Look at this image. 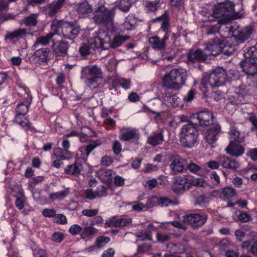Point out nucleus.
Segmentation results:
<instances>
[{
  "label": "nucleus",
  "mask_w": 257,
  "mask_h": 257,
  "mask_svg": "<svg viewBox=\"0 0 257 257\" xmlns=\"http://www.w3.org/2000/svg\"><path fill=\"white\" fill-rule=\"evenodd\" d=\"M220 127L218 124H214L212 126L204 133V137L208 144H211L213 147V144L217 140L216 136L220 131Z\"/></svg>",
  "instance_id": "nucleus-19"
},
{
  "label": "nucleus",
  "mask_w": 257,
  "mask_h": 257,
  "mask_svg": "<svg viewBox=\"0 0 257 257\" xmlns=\"http://www.w3.org/2000/svg\"><path fill=\"white\" fill-rule=\"evenodd\" d=\"M184 165V160L179 157H177L172 160L170 167L174 173H177L183 172L185 168Z\"/></svg>",
  "instance_id": "nucleus-24"
},
{
  "label": "nucleus",
  "mask_w": 257,
  "mask_h": 257,
  "mask_svg": "<svg viewBox=\"0 0 257 257\" xmlns=\"http://www.w3.org/2000/svg\"><path fill=\"white\" fill-rule=\"evenodd\" d=\"M136 21L133 16H128L123 23L124 29L125 30H132L134 27Z\"/></svg>",
  "instance_id": "nucleus-45"
},
{
  "label": "nucleus",
  "mask_w": 257,
  "mask_h": 257,
  "mask_svg": "<svg viewBox=\"0 0 257 257\" xmlns=\"http://www.w3.org/2000/svg\"><path fill=\"white\" fill-rule=\"evenodd\" d=\"M230 22L223 23L225 25L224 30L226 34H222L223 37H227L229 41L233 39L237 44L243 43L250 37L252 33L251 27L240 28L236 24L230 25Z\"/></svg>",
  "instance_id": "nucleus-5"
},
{
  "label": "nucleus",
  "mask_w": 257,
  "mask_h": 257,
  "mask_svg": "<svg viewBox=\"0 0 257 257\" xmlns=\"http://www.w3.org/2000/svg\"><path fill=\"white\" fill-rule=\"evenodd\" d=\"M112 150L116 155H118L121 152V145L118 141H114L112 145Z\"/></svg>",
  "instance_id": "nucleus-60"
},
{
  "label": "nucleus",
  "mask_w": 257,
  "mask_h": 257,
  "mask_svg": "<svg viewBox=\"0 0 257 257\" xmlns=\"http://www.w3.org/2000/svg\"><path fill=\"white\" fill-rule=\"evenodd\" d=\"M69 194L68 189L61 190L57 192L51 193L49 198L52 200H61L67 197Z\"/></svg>",
  "instance_id": "nucleus-40"
},
{
  "label": "nucleus",
  "mask_w": 257,
  "mask_h": 257,
  "mask_svg": "<svg viewBox=\"0 0 257 257\" xmlns=\"http://www.w3.org/2000/svg\"><path fill=\"white\" fill-rule=\"evenodd\" d=\"M49 51L46 48H42L35 52V56L42 62H46L48 60Z\"/></svg>",
  "instance_id": "nucleus-44"
},
{
  "label": "nucleus",
  "mask_w": 257,
  "mask_h": 257,
  "mask_svg": "<svg viewBox=\"0 0 257 257\" xmlns=\"http://www.w3.org/2000/svg\"><path fill=\"white\" fill-rule=\"evenodd\" d=\"M112 162V158L108 156H104L102 158L101 160V165L105 167L110 166Z\"/></svg>",
  "instance_id": "nucleus-62"
},
{
  "label": "nucleus",
  "mask_w": 257,
  "mask_h": 257,
  "mask_svg": "<svg viewBox=\"0 0 257 257\" xmlns=\"http://www.w3.org/2000/svg\"><path fill=\"white\" fill-rule=\"evenodd\" d=\"M82 227L78 224H73L70 227L69 229V232L72 235H77L81 233Z\"/></svg>",
  "instance_id": "nucleus-55"
},
{
  "label": "nucleus",
  "mask_w": 257,
  "mask_h": 257,
  "mask_svg": "<svg viewBox=\"0 0 257 257\" xmlns=\"http://www.w3.org/2000/svg\"><path fill=\"white\" fill-rule=\"evenodd\" d=\"M15 210L13 207H9L4 213V216L9 221L15 219Z\"/></svg>",
  "instance_id": "nucleus-51"
},
{
  "label": "nucleus",
  "mask_w": 257,
  "mask_h": 257,
  "mask_svg": "<svg viewBox=\"0 0 257 257\" xmlns=\"http://www.w3.org/2000/svg\"><path fill=\"white\" fill-rule=\"evenodd\" d=\"M192 185V176L178 177L174 183L173 189L176 193H183L185 191L189 189Z\"/></svg>",
  "instance_id": "nucleus-12"
},
{
  "label": "nucleus",
  "mask_w": 257,
  "mask_h": 257,
  "mask_svg": "<svg viewBox=\"0 0 257 257\" xmlns=\"http://www.w3.org/2000/svg\"><path fill=\"white\" fill-rule=\"evenodd\" d=\"M100 143L98 141H94L91 142L88 146H84L81 147L79 149V152H81L83 154V156L81 157L83 159H85L87 157L91 152L94 150L96 147L100 145Z\"/></svg>",
  "instance_id": "nucleus-30"
},
{
  "label": "nucleus",
  "mask_w": 257,
  "mask_h": 257,
  "mask_svg": "<svg viewBox=\"0 0 257 257\" xmlns=\"http://www.w3.org/2000/svg\"><path fill=\"white\" fill-rule=\"evenodd\" d=\"M187 168L192 173L200 176H204L208 173L205 168L200 167L194 163H191L188 164Z\"/></svg>",
  "instance_id": "nucleus-31"
},
{
  "label": "nucleus",
  "mask_w": 257,
  "mask_h": 257,
  "mask_svg": "<svg viewBox=\"0 0 257 257\" xmlns=\"http://www.w3.org/2000/svg\"><path fill=\"white\" fill-rule=\"evenodd\" d=\"M97 197L106 196L107 195V189L102 185L97 187L96 190Z\"/></svg>",
  "instance_id": "nucleus-56"
},
{
  "label": "nucleus",
  "mask_w": 257,
  "mask_h": 257,
  "mask_svg": "<svg viewBox=\"0 0 257 257\" xmlns=\"http://www.w3.org/2000/svg\"><path fill=\"white\" fill-rule=\"evenodd\" d=\"M38 15L37 14H32L29 17L20 22L21 25H25L29 27H34L37 23Z\"/></svg>",
  "instance_id": "nucleus-33"
},
{
  "label": "nucleus",
  "mask_w": 257,
  "mask_h": 257,
  "mask_svg": "<svg viewBox=\"0 0 257 257\" xmlns=\"http://www.w3.org/2000/svg\"><path fill=\"white\" fill-rule=\"evenodd\" d=\"M68 45L63 41H59L54 43L53 49L57 54H65L67 52Z\"/></svg>",
  "instance_id": "nucleus-39"
},
{
  "label": "nucleus",
  "mask_w": 257,
  "mask_h": 257,
  "mask_svg": "<svg viewBox=\"0 0 257 257\" xmlns=\"http://www.w3.org/2000/svg\"><path fill=\"white\" fill-rule=\"evenodd\" d=\"M6 187H9L10 190H11V193L14 197H18L19 196H20V192L22 193V195H24L23 190L22 189V187L20 185H14L12 186V184H9V183H6Z\"/></svg>",
  "instance_id": "nucleus-43"
},
{
  "label": "nucleus",
  "mask_w": 257,
  "mask_h": 257,
  "mask_svg": "<svg viewBox=\"0 0 257 257\" xmlns=\"http://www.w3.org/2000/svg\"><path fill=\"white\" fill-rule=\"evenodd\" d=\"M159 197L152 196L148 199L147 201V207H151L159 205Z\"/></svg>",
  "instance_id": "nucleus-58"
},
{
  "label": "nucleus",
  "mask_w": 257,
  "mask_h": 257,
  "mask_svg": "<svg viewBox=\"0 0 257 257\" xmlns=\"http://www.w3.org/2000/svg\"><path fill=\"white\" fill-rule=\"evenodd\" d=\"M57 36V33L53 31V32L49 33L45 37H40L37 38V41L35 44V46L39 44H41L42 45H45L48 44L50 40L52 39L53 37H56Z\"/></svg>",
  "instance_id": "nucleus-37"
},
{
  "label": "nucleus",
  "mask_w": 257,
  "mask_h": 257,
  "mask_svg": "<svg viewBox=\"0 0 257 257\" xmlns=\"http://www.w3.org/2000/svg\"><path fill=\"white\" fill-rule=\"evenodd\" d=\"M17 91L19 95L25 98V100L24 101L20 103L16 108L15 121L22 127L26 132L34 133L35 132V129L25 117L31 104L32 96L29 93V89L25 85H19Z\"/></svg>",
  "instance_id": "nucleus-2"
},
{
  "label": "nucleus",
  "mask_w": 257,
  "mask_h": 257,
  "mask_svg": "<svg viewBox=\"0 0 257 257\" xmlns=\"http://www.w3.org/2000/svg\"><path fill=\"white\" fill-rule=\"evenodd\" d=\"M84 197L88 199L93 200L97 197L96 191H93L92 189H87L84 191L83 194Z\"/></svg>",
  "instance_id": "nucleus-53"
},
{
  "label": "nucleus",
  "mask_w": 257,
  "mask_h": 257,
  "mask_svg": "<svg viewBox=\"0 0 257 257\" xmlns=\"http://www.w3.org/2000/svg\"><path fill=\"white\" fill-rule=\"evenodd\" d=\"M51 29L52 31L57 33V35L61 31L64 37L69 39L75 38L79 32V27L76 22L71 23L55 20L52 22Z\"/></svg>",
  "instance_id": "nucleus-7"
},
{
  "label": "nucleus",
  "mask_w": 257,
  "mask_h": 257,
  "mask_svg": "<svg viewBox=\"0 0 257 257\" xmlns=\"http://www.w3.org/2000/svg\"><path fill=\"white\" fill-rule=\"evenodd\" d=\"M198 132L193 123L184 125L180 133V141L182 145L187 148H192L197 144Z\"/></svg>",
  "instance_id": "nucleus-8"
},
{
  "label": "nucleus",
  "mask_w": 257,
  "mask_h": 257,
  "mask_svg": "<svg viewBox=\"0 0 257 257\" xmlns=\"http://www.w3.org/2000/svg\"><path fill=\"white\" fill-rule=\"evenodd\" d=\"M244 56L245 59L240 63L242 69L248 73L254 74L257 71V51L251 47L244 53Z\"/></svg>",
  "instance_id": "nucleus-11"
},
{
  "label": "nucleus",
  "mask_w": 257,
  "mask_h": 257,
  "mask_svg": "<svg viewBox=\"0 0 257 257\" xmlns=\"http://www.w3.org/2000/svg\"><path fill=\"white\" fill-rule=\"evenodd\" d=\"M97 230L93 226V224L86 225L82 228L80 235L83 238H87L97 233Z\"/></svg>",
  "instance_id": "nucleus-34"
},
{
  "label": "nucleus",
  "mask_w": 257,
  "mask_h": 257,
  "mask_svg": "<svg viewBox=\"0 0 257 257\" xmlns=\"http://www.w3.org/2000/svg\"><path fill=\"white\" fill-rule=\"evenodd\" d=\"M192 186L205 187L207 186L208 182L203 178H195L192 176Z\"/></svg>",
  "instance_id": "nucleus-47"
},
{
  "label": "nucleus",
  "mask_w": 257,
  "mask_h": 257,
  "mask_svg": "<svg viewBox=\"0 0 257 257\" xmlns=\"http://www.w3.org/2000/svg\"><path fill=\"white\" fill-rule=\"evenodd\" d=\"M255 90L254 84L246 85H242L239 87V93L237 97L238 100L236 103H245L246 102L243 100L245 96L252 94Z\"/></svg>",
  "instance_id": "nucleus-21"
},
{
  "label": "nucleus",
  "mask_w": 257,
  "mask_h": 257,
  "mask_svg": "<svg viewBox=\"0 0 257 257\" xmlns=\"http://www.w3.org/2000/svg\"><path fill=\"white\" fill-rule=\"evenodd\" d=\"M137 237L141 240H151L152 234L148 231H140L136 233Z\"/></svg>",
  "instance_id": "nucleus-48"
},
{
  "label": "nucleus",
  "mask_w": 257,
  "mask_h": 257,
  "mask_svg": "<svg viewBox=\"0 0 257 257\" xmlns=\"http://www.w3.org/2000/svg\"><path fill=\"white\" fill-rule=\"evenodd\" d=\"M169 34L166 33L164 37L160 39L157 36H153L149 39V42L151 47L159 50L164 49L166 45V41L168 39Z\"/></svg>",
  "instance_id": "nucleus-16"
},
{
  "label": "nucleus",
  "mask_w": 257,
  "mask_h": 257,
  "mask_svg": "<svg viewBox=\"0 0 257 257\" xmlns=\"http://www.w3.org/2000/svg\"><path fill=\"white\" fill-rule=\"evenodd\" d=\"M131 222V219L129 218L114 217L107 221L105 223V226L106 227H123L128 225Z\"/></svg>",
  "instance_id": "nucleus-20"
},
{
  "label": "nucleus",
  "mask_w": 257,
  "mask_h": 257,
  "mask_svg": "<svg viewBox=\"0 0 257 257\" xmlns=\"http://www.w3.org/2000/svg\"><path fill=\"white\" fill-rule=\"evenodd\" d=\"M220 165L224 168L235 170L239 167V163L228 157L223 156L220 160Z\"/></svg>",
  "instance_id": "nucleus-28"
},
{
  "label": "nucleus",
  "mask_w": 257,
  "mask_h": 257,
  "mask_svg": "<svg viewBox=\"0 0 257 257\" xmlns=\"http://www.w3.org/2000/svg\"><path fill=\"white\" fill-rule=\"evenodd\" d=\"M98 213V210L97 209H84L82 211L83 215L87 217H93L97 215Z\"/></svg>",
  "instance_id": "nucleus-57"
},
{
  "label": "nucleus",
  "mask_w": 257,
  "mask_h": 257,
  "mask_svg": "<svg viewBox=\"0 0 257 257\" xmlns=\"http://www.w3.org/2000/svg\"><path fill=\"white\" fill-rule=\"evenodd\" d=\"M91 130L88 127H84L82 128V134L79 136V140L82 142H85L87 141V136H91Z\"/></svg>",
  "instance_id": "nucleus-54"
},
{
  "label": "nucleus",
  "mask_w": 257,
  "mask_h": 257,
  "mask_svg": "<svg viewBox=\"0 0 257 257\" xmlns=\"http://www.w3.org/2000/svg\"><path fill=\"white\" fill-rule=\"evenodd\" d=\"M161 0H146V8L149 11L157 10L161 6Z\"/></svg>",
  "instance_id": "nucleus-42"
},
{
  "label": "nucleus",
  "mask_w": 257,
  "mask_h": 257,
  "mask_svg": "<svg viewBox=\"0 0 257 257\" xmlns=\"http://www.w3.org/2000/svg\"><path fill=\"white\" fill-rule=\"evenodd\" d=\"M42 213L46 217H54L56 215V211L53 209L46 208L43 210Z\"/></svg>",
  "instance_id": "nucleus-59"
},
{
  "label": "nucleus",
  "mask_w": 257,
  "mask_h": 257,
  "mask_svg": "<svg viewBox=\"0 0 257 257\" xmlns=\"http://www.w3.org/2000/svg\"><path fill=\"white\" fill-rule=\"evenodd\" d=\"M230 143L239 142L242 143L244 142V137L241 135L238 131L234 127H231L229 131Z\"/></svg>",
  "instance_id": "nucleus-32"
},
{
  "label": "nucleus",
  "mask_w": 257,
  "mask_h": 257,
  "mask_svg": "<svg viewBox=\"0 0 257 257\" xmlns=\"http://www.w3.org/2000/svg\"><path fill=\"white\" fill-rule=\"evenodd\" d=\"M110 241L108 237L100 236L97 237L96 240V246L99 248L103 246L105 244L108 243Z\"/></svg>",
  "instance_id": "nucleus-50"
},
{
  "label": "nucleus",
  "mask_w": 257,
  "mask_h": 257,
  "mask_svg": "<svg viewBox=\"0 0 257 257\" xmlns=\"http://www.w3.org/2000/svg\"><path fill=\"white\" fill-rule=\"evenodd\" d=\"M64 239V235L62 232H55L52 235V240L56 242H60Z\"/></svg>",
  "instance_id": "nucleus-63"
},
{
  "label": "nucleus",
  "mask_w": 257,
  "mask_h": 257,
  "mask_svg": "<svg viewBox=\"0 0 257 257\" xmlns=\"http://www.w3.org/2000/svg\"><path fill=\"white\" fill-rule=\"evenodd\" d=\"M110 32L108 31L99 30L96 32V37L93 41L95 46L101 47L102 49H106L109 47L113 48L120 46L122 43L129 39L127 36L119 34L115 35L110 41Z\"/></svg>",
  "instance_id": "nucleus-4"
},
{
  "label": "nucleus",
  "mask_w": 257,
  "mask_h": 257,
  "mask_svg": "<svg viewBox=\"0 0 257 257\" xmlns=\"http://www.w3.org/2000/svg\"><path fill=\"white\" fill-rule=\"evenodd\" d=\"M82 72L84 73H87L90 76L93 77L94 78L90 79L88 81V84L90 88H94L98 86L97 83V79L101 75V71L100 68L96 66L92 67H85L82 68Z\"/></svg>",
  "instance_id": "nucleus-15"
},
{
  "label": "nucleus",
  "mask_w": 257,
  "mask_h": 257,
  "mask_svg": "<svg viewBox=\"0 0 257 257\" xmlns=\"http://www.w3.org/2000/svg\"><path fill=\"white\" fill-rule=\"evenodd\" d=\"M114 11L115 8L108 10L103 5L100 6L94 12L93 19L96 23L103 24L110 28L112 26Z\"/></svg>",
  "instance_id": "nucleus-10"
},
{
  "label": "nucleus",
  "mask_w": 257,
  "mask_h": 257,
  "mask_svg": "<svg viewBox=\"0 0 257 257\" xmlns=\"http://www.w3.org/2000/svg\"><path fill=\"white\" fill-rule=\"evenodd\" d=\"M92 11V6L87 1L80 3L77 7V11L83 17L89 16Z\"/></svg>",
  "instance_id": "nucleus-25"
},
{
  "label": "nucleus",
  "mask_w": 257,
  "mask_h": 257,
  "mask_svg": "<svg viewBox=\"0 0 257 257\" xmlns=\"http://www.w3.org/2000/svg\"><path fill=\"white\" fill-rule=\"evenodd\" d=\"M241 17V14L236 12L235 5L230 1H225L215 6L213 14L209 17L208 21H213L214 19H218L217 24L210 26L211 30L208 32L207 34H211L218 31L222 38H216L205 44V51L208 55H216L221 53L223 49L227 46V43L229 42L228 38L222 36V34H226L224 30L225 25L223 23Z\"/></svg>",
  "instance_id": "nucleus-1"
},
{
  "label": "nucleus",
  "mask_w": 257,
  "mask_h": 257,
  "mask_svg": "<svg viewBox=\"0 0 257 257\" xmlns=\"http://www.w3.org/2000/svg\"><path fill=\"white\" fill-rule=\"evenodd\" d=\"M53 222L60 224H65L67 222L66 217L62 214H56L53 218Z\"/></svg>",
  "instance_id": "nucleus-52"
},
{
  "label": "nucleus",
  "mask_w": 257,
  "mask_h": 257,
  "mask_svg": "<svg viewBox=\"0 0 257 257\" xmlns=\"http://www.w3.org/2000/svg\"><path fill=\"white\" fill-rule=\"evenodd\" d=\"M192 121L200 125H208L213 120V114L208 111H201L191 115Z\"/></svg>",
  "instance_id": "nucleus-14"
},
{
  "label": "nucleus",
  "mask_w": 257,
  "mask_h": 257,
  "mask_svg": "<svg viewBox=\"0 0 257 257\" xmlns=\"http://www.w3.org/2000/svg\"><path fill=\"white\" fill-rule=\"evenodd\" d=\"M96 175L102 182L107 183L113 177L114 173L110 169H101L96 172Z\"/></svg>",
  "instance_id": "nucleus-26"
},
{
  "label": "nucleus",
  "mask_w": 257,
  "mask_h": 257,
  "mask_svg": "<svg viewBox=\"0 0 257 257\" xmlns=\"http://www.w3.org/2000/svg\"><path fill=\"white\" fill-rule=\"evenodd\" d=\"M163 100L173 107L183 106L184 104L181 99L176 94H171L169 92H165L163 94Z\"/></svg>",
  "instance_id": "nucleus-18"
},
{
  "label": "nucleus",
  "mask_w": 257,
  "mask_h": 257,
  "mask_svg": "<svg viewBox=\"0 0 257 257\" xmlns=\"http://www.w3.org/2000/svg\"><path fill=\"white\" fill-rule=\"evenodd\" d=\"M179 221H175L171 222L173 226L175 227L186 229L185 224H190L193 226L197 227L202 225L206 221L207 217L205 215L198 213H189L179 216Z\"/></svg>",
  "instance_id": "nucleus-9"
},
{
  "label": "nucleus",
  "mask_w": 257,
  "mask_h": 257,
  "mask_svg": "<svg viewBox=\"0 0 257 257\" xmlns=\"http://www.w3.org/2000/svg\"><path fill=\"white\" fill-rule=\"evenodd\" d=\"M81 169V165L77 162H75L72 164L66 166L64 169V171L66 174L77 176L80 174Z\"/></svg>",
  "instance_id": "nucleus-27"
},
{
  "label": "nucleus",
  "mask_w": 257,
  "mask_h": 257,
  "mask_svg": "<svg viewBox=\"0 0 257 257\" xmlns=\"http://www.w3.org/2000/svg\"><path fill=\"white\" fill-rule=\"evenodd\" d=\"M195 96V91L191 89L190 90L188 93L184 95L183 97V101L185 102H189L191 101Z\"/></svg>",
  "instance_id": "nucleus-61"
},
{
  "label": "nucleus",
  "mask_w": 257,
  "mask_h": 257,
  "mask_svg": "<svg viewBox=\"0 0 257 257\" xmlns=\"http://www.w3.org/2000/svg\"><path fill=\"white\" fill-rule=\"evenodd\" d=\"M235 194L234 190L231 187H225L221 191V196L224 199H229Z\"/></svg>",
  "instance_id": "nucleus-46"
},
{
  "label": "nucleus",
  "mask_w": 257,
  "mask_h": 257,
  "mask_svg": "<svg viewBox=\"0 0 257 257\" xmlns=\"http://www.w3.org/2000/svg\"><path fill=\"white\" fill-rule=\"evenodd\" d=\"M132 1V0H117L114 8L118 7L120 11L123 12H127L131 8Z\"/></svg>",
  "instance_id": "nucleus-38"
},
{
  "label": "nucleus",
  "mask_w": 257,
  "mask_h": 257,
  "mask_svg": "<svg viewBox=\"0 0 257 257\" xmlns=\"http://www.w3.org/2000/svg\"><path fill=\"white\" fill-rule=\"evenodd\" d=\"M118 83L124 89H127L131 87V82L128 79L121 78L119 80Z\"/></svg>",
  "instance_id": "nucleus-64"
},
{
  "label": "nucleus",
  "mask_w": 257,
  "mask_h": 257,
  "mask_svg": "<svg viewBox=\"0 0 257 257\" xmlns=\"http://www.w3.org/2000/svg\"><path fill=\"white\" fill-rule=\"evenodd\" d=\"M96 37V32L93 37H92L88 42V43L83 44L80 48L79 52L82 55H87L92 53L95 48H102L101 47L95 46V43L93 41Z\"/></svg>",
  "instance_id": "nucleus-23"
},
{
  "label": "nucleus",
  "mask_w": 257,
  "mask_h": 257,
  "mask_svg": "<svg viewBox=\"0 0 257 257\" xmlns=\"http://www.w3.org/2000/svg\"><path fill=\"white\" fill-rule=\"evenodd\" d=\"M119 139L123 141L137 142L140 138L139 131L134 127H123L120 130Z\"/></svg>",
  "instance_id": "nucleus-13"
},
{
  "label": "nucleus",
  "mask_w": 257,
  "mask_h": 257,
  "mask_svg": "<svg viewBox=\"0 0 257 257\" xmlns=\"http://www.w3.org/2000/svg\"><path fill=\"white\" fill-rule=\"evenodd\" d=\"M187 76L186 70L174 69L167 73L163 78V85L167 88L177 90L184 85Z\"/></svg>",
  "instance_id": "nucleus-6"
},
{
  "label": "nucleus",
  "mask_w": 257,
  "mask_h": 257,
  "mask_svg": "<svg viewBox=\"0 0 257 257\" xmlns=\"http://www.w3.org/2000/svg\"><path fill=\"white\" fill-rule=\"evenodd\" d=\"M20 196L16 197V205L19 209H23L26 205V202L25 197L24 195H22V193H20Z\"/></svg>",
  "instance_id": "nucleus-49"
},
{
  "label": "nucleus",
  "mask_w": 257,
  "mask_h": 257,
  "mask_svg": "<svg viewBox=\"0 0 257 257\" xmlns=\"http://www.w3.org/2000/svg\"><path fill=\"white\" fill-rule=\"evenodd\" d=\"M168 247L171 248V251L176 255H180L185 252L186 249L184 245L182 244L169 243Z\"/></svg>",
  "instance_id": "nucleus-41"
},
{
  "label": "nucleus",
  "mask_w": 257,
  "mask_h": 257,
  "mask_svg": "<svg viewBox=\"0 0 257 257\" xmlns=\"http://www.w3.org/2000/svg\"><path fill=\"white\" fill-rule=\"evenodd\" d=\"M241 144L239 142L230 143L226 149L227 153L235 157L241 156L244 152V149Z\"/></svg>",
  "instance_id": "nucleus-22"
},
{
  "label": "nucleus",
  "mask_w": 257,
  "mask_h": 257,
  "mask_svg": "<svg viewBox=\"0 0 257 257\" xmlns=\"http://www.w3.org/2000/svg\"><path fill=\"white\" fill-rule=\"evenodd\" d=\"M226 80V73L221 67L215 68L210 74L205 75L202 79L200 89L205 94L215 87L223 85Z\"/></svg>",
  "instance_id": "nucleus-3"
},
{
  "label": "nucleus",
  "mask_w": 257,
  "mask_h": 257,
  "mask_svg": "<svg viewBox=\"0 0 257 257\" xmlns=\"http://www.w3.org/2000/svg\"><path fill=\"white\" fill-rule=\"evenodd\" d=\"M163 137L162 133L153 134L148 139V142L149 144L155 146L161 144L163 142Z\"/></svg>",
  "instance_id": "nucleus-36"
},
{
  "label": "nucleus",
  "mask_w": 257,
  "mask_h": 257,
  "mask_svg": "<svg viewBox=\"0 0 257 257\" xmlns=\"http://www.w3.org/2000/svg\"><path fill=\"white\" fill-rule=\"evenodd\" d=\"M65 0H57L52 3L48 8V14L52 16L55 14L62 7Z\"/></svg>",
  "instance_id": "nucleus-35"
},
{
  "label": "nucleus",
  "mask_w": 257,
  "mask_h": 257,
  "mask_svg": "<svg viewBox=\"0 0 257 257\" xmlns=\"http://www.w3.org/2000/svg\"><path fill=\"white\" fill-rule=\"evenodd\" d=\"M208 56L207 52L200 49L192 50L187 54L188 60L191 62H202L204 61Z\"/></svg>",
  "instance_id": "nucleus-17"
},
{
  "label": "nucleus",
  "mask_w": 257,
  "mask_h": 257,
  "mask_svg": "<svg viewBox=\"0 0 257 257\" xmlns=\"http://www.w3.org/2000/svg\"><path fill=\"white\" fill-rule=\"evenodd\" d=\"M53 156L56 159L65 160L70 159L72 157V154L68 150L58 148L54 150Z\"/></svg>",
  "instance_id": "nucleus-29"
}]
</instances>
